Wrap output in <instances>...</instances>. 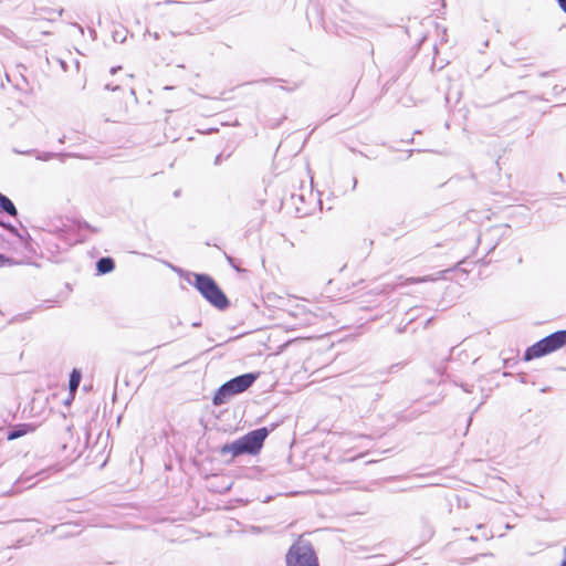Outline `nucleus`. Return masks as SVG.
Returning <instances> with one entry per match:
<instances>
[{
    "label": "nucleus",
    "mask_w": 566,
    "mask_h": 566,
    "mask_svg": "<svg viewBox=\"0 0 566 566\" xmlns=\"http://www.w3.org/2000/svg\"><path fill=\"white\" fill-rule=\"evenodd\" d=\"M275 427L276 424H272L271 428L261 427L251 430L234 441L219 447L217 452L222 458L228 454L231 455L229 460H226V463L228 464L232 463L234 459L241 455H258L264 446L265 439L275 429Z\"/></svg>",
    "instance_id": "nucleus-1"
},
{
    "label": "nucleus",
    "mask_w": 566,
    "mask_h": 566,
    "mask_svg": "<svg viewBox=\"0 0 566 566\" xmlns=\"http://www.w3.org/2000/svg\"><path fill=\"white\" fill-rule=\"evenodd\" d=\"M192 275L195 280L187 279L188 283L193 285L211 306L219 311L230 307V300L211 275L206 273H193Z\"/></svg>",
    "instance_id": "nucleus-2"
},
{
    "label": "nucleus",
    "mask_w": 566,
    "mask_h": 566,
    "mask_svg": "<svg viewBox=\"0 0 566 566\" xmlns=\"http://www.w3.org/2000/svg\"><path fill=\"white\" fill-rule=\"evenodd\" d=\"M566 346V329L556 331L533 345L528 346L523 355L525 361L549 355Z\"/></svg>",
    "instance_id": "nucleus-3"
},
{
    "label": "nucleus",
    "mask_w": 566,
    "mask_h": 566,
    "mask_svg": "<svg viewBox=\"0 0 566 566\" xmlns=\"http://www.w3.org/2000/svg\"><path fill=\"white\" fill-rule=\"evenodd\" d=\"M286 566H319L318 557L313 544L308 539L298 537L285 554Z\"/></svg>",
    "instance_id": "nucleus-4"
},
{
    "label": "nucleus",
    "mask_w": 566,
    "mask_h": 566,
    "mask_svg": "<svg viewBox=\"0 0 566 566\" xmlns=\"http://www.w3.org/2000/svg\"><path fill=\"white\" fill-rule=\"evenodd\" d=\"M260 377L259 371H252V373H245L239 376H235L231 378L230 380L226 381L228 386H230L232 392L234 395H239L247 389H249Z\"/></svg>",
    "instance_id": "nucleus-5"
},
{
    "label": "nucleus",
    "mask_w": 566,
    "mask_h": 566,
    "mask_svg": "<svg viewBox=\"0 0 566 566\" xmlns=\"http://www.w3.org/2000/svg\"><path fill=\"white\" fill-rule=\"evenodd\" d=\"M34 430L35 427L32 423H18L12 426L4 434L8 441H12L30 432H33Z\"/></svg>",
    "instance_id": "nucleus-6"
},
{
    "label": "nucleus",
    "mask_w": 566,
    "mask_h": 566,
    "mask_svg": "<svg viewBox=\"0 0 566 566\" xmlns=\"http://www.w3.org/2000/svg\"><path fill=\"white\" fill-rule=\"evenodd\" d=\"M230 386L227 382L222 384L214 392L212 397V403L214 406H222L227 403L232 397H234Z\"/></svg>",
    "instance_id": "nucleus-7"
},
{
    "label": "nucleus",
    "mask_w": 566,
    "mask_h": 566,
    "mask_svg": "<svg viewBox=\"0 0 566 566\" xmlns=\"http://www.w3.org/2000/svg\"><path fill=\"white\" fill-rule=\"evenodd\" d=\"M97 275H105L115 270V261L111 256H102L95 263Z\"/></svg>",
    "instance_id": "nucleus-8"
},
{
    "label": "nucleus",
    "mask_w": 566,
    "mask_h": 566,
    "mask_svg": "<svg viewBox=\"0 0 566 566\" xmlns=\"http://www.w3.org/2000/svg\"><path fill=\"white\" fill-rule=\"evenodd\" d=\"M0 212L6 213L10 217L18 216V209L14 206L13 201L2 192H0Z\"/></svg>",
    "instance_id": "nucleus-9"
},
{
    "label": "nucleus",
    "mask_w": 566,
    "mask_h": 566,
    "mask_svg": "<svg viewBox=\"0 0 566 566\" xmlns=\"http://www.w3.org/2000/svg\"><path fill=\"white\" fill-rule=\"evenodd\" d=\"M82 380V371L77 368H73L70 378H69V390L70 395H72V398H74L75 392L77 391L80 387V382Z\"/></svg>",
    "instance_id": "nucleus-10"
},
{
    "label": "nucleus",
    "mask_w": 566,
    "mask_h": 566,
    "mask_svg": "<svg viewBox=\"0 0 566 566\" xmlns=\"http://www.w3.org/2000/svg\"><path fill=\"white\" fill-rule=\"evenodd\" d=\"M476 530L482 531L481 536L471 535L468 538L470 542H478L480 539L488 542L491 538H493V533L491 531H486L484 525H482V524L476 525Z\"/></svg>",
    "instance_id": "nucleus-11"
},
{
    "label": "nucleus",
    "mask_w": 566,
    "mask_h": 566,
    "mask_svg": "<svg viewBox=\"0 0 566 566\" xmlns=\"http://www.w3.org/2000/svg\"><path fill=\"white\" fill-rule=\"evenodd\" d=\"M291 200H292V203L295 206V211L297 213V217H305V216L310 214V210L297 206V201H301V202L304 201V198L302 195H292Z\"/></svg>",
    "instance_id": "nucleus-12"
},
{
    "label": "nucleus",
    "mask_w": 566,
    "mask_h": 566,
    "mask_svg": "<svg viewBox=\"0 0 566 566\" xmlns=\"http://www.w3.org/2000/svg\"><path fill=\"white\" fill-rule=\"evenodd\" d=\"M127 33L128 31L123 27L115 28L112 31V39L116 43H124L126 41Z\"/></svg>",
    "instance_id": "nucleus-13"
},
{
    "label": "nucleus",
    "mask_w": 566,
    "mask_h": 566,
    "mask_svg": "<svg viewBox=\"0 0 566 566\" xmlns=\"http://www.w3.org/2000/svg\"><path fill=\"white\" fill-rule=\"evenodd\" d=\"M0 226L12 235L18 237L20 239L22 238L17 227H14L12 223L0 220Z\"/></svg>",
    "instance_id": "nucleus-14"
},
{
    "label": "nucleus",
    "mask_w": 566,
    "mask_h": 566,
    "mask_svg": "<svg viewBox=\"0 0 566 566\" xmlns=\"http://www.w3.org/2000/svg\"><path fill=\"white\" fill-rule=\"evenodd\" d=\"M56 156H57V154H55V153L42 151V153H38L36 159L42 160V161H48V160L55 158Z\"/></svg>",
    "instance_id": "nucleus-15"
},
{
    "label": "nucleus",
    "mask_w": 566,
    "mask_h": 566,
    "mask_svg": "<svg viewBox=\"0 0 566 566\" xmlns=\"http://www.w3.org/2000/svg\"><path fill=\"white\" fill-rule=\"evenodd\" d=\"M223 255L229 263V265L235 270L237 272H241V268L237 264V261L233 256L229 255L227 252H223Z\"/></svg>",
    "instance_id": "nucleus-16"
},
{
    "label": "nucleus",
    "mask_w": 566,
    "mask_h": 566,
    "mask_svg": "<svg viewBox=\"0 0 566 566\" xmlns=\"http://www.w3.org/2000/svg\"><path fill=\"white\" fill-rule=\"evenodd\" d=\"M15 262L3 253H0V268L13 265Z\"/></svg>",
    "instance_id": "nucleus-17"
},
{
    "label": "nucleus",
    "mask_w": 566,
    "mask_h": 566,
    "mask_svg": "<svg viewBox=\"0 0 566 566\" xmlns=\"http://www.w3.org/2000/svg\"><path fill=\"white\" fill-rule=\"evenodd\" d=\"M431 280L429 276H423V277H410L407 280L408 283L410 284H415V283H420V282H427Z\"/></svg>",
    "instance_id": "nucleus-18"
},
{
    "label": "nucleus",
    "mask_w": 566,
    "mask_h": 566,
    "mask_svg": "<svg viewBox=\"0 0 566 566\" xmlns=\"http://www.w3.org/2000/svg\"><path fill=\"white\" fill-rule=\"evenodd\" d=\"M181 325H182V322H181V319H180L179 317H177V316H176V317H174V318H171V319L169 321V326H170L171 328H175V327H177V326H181Z\"/></svg>",
    "instance_id": "nucleus-19"
},
{
    "label": "nucleus",
    "mask_w": 566,
    "mask_h": 566,
    "mask_svg": "<svg viewBox=\"0 0 566 566\" xmlns=\"http://www.w3.org/2000/svg\"><path fill=\"white\" fill-rule=\"evenodd\" d=\"M80 228L81 229H86V230H90L92 232H96V228L92 227L88 222L86 221H83L82 223H80Z\"/></svg>",
    "instance_id": "nucleus-20"
},
{
    "label": "nucleus",
    "mask_w": 566,
    "mask_h": 566,
    "mask_svg": "<svg viewBox=\"0 0 566 566\" xmlns=\"http://www.w3.org/2000/svg\"><path fill=\"white\" fill-rule=\"evenodd\" d=\"M556 1H557L558 8L560 9V11L566 14V0H556Z\"/></svg>",
    "instance_id": "nucleus-21"
},
{
    "label": "nucleus",
    "mask_w": 566,
    "mask_h": 566,
    "mask_svg": "<svg viewBox=\"0 0 566 566\" xmlns=\"http://www.w3.org/2000/svg\"><path fill=\"white\" fill-rule=\"evenodd\" d=\"M472 387L471 385H467V384H461V388L465 391V392H472Z\"/></svg>",
    "instance_id": "nucleus-22"
},
{
    "label": "nucleus",
    "mask_w": 566,
    "mask_h": 566,
    "mask_svg": "<svg viewBox=\"0 0 566 566\" xmlns=\"http://www.w3.org/2000/svg\"><path fill=\"white\" fill-rule=\"evenodd\" d=\"M222 163V154L217 155L214 158V165H220Z\"/></svg>",
    "instance_id": "nucleus-23"
},
{
    "label": "nucleus",
    "mask_w": 566,
    "mask_h": 566,
    "mask_svg": "<svg viewBox=\"0 0 566 566\" xmlns=\"http://www.w3.org/2000/svg\"><path fill=\"white\" fill-rule=\"evenodd\" d=\"M59 63H60L61 67H62L64 71H66V70H67V64H66V62H65V61H63V60H59Z\"/></svg>",
    "instance_id": "nucleus-24"
},
{
    "label": "nucleus",
    "mask_w": 566,
    "mask_h": 566,
    "mask_svg": "<svg viewBox=\"0 0 566 566\" xmlns=\"http://www.w3.org/2000/svg\"><path fill=\"white\" fill-rule=\"evenodd\" d=\"M434 317H429L426 323H424V327H429L430 324L433 322Z\"/></svg>",
    "instance_id": "nucleus-25"
},
{
    "label": "nucleus",
    "mask_w": 566,
    "mask_h": 566,
    "mask_svg": "<svg viewBox=\"0 0 566 566\" xmlns=\"http://www.w3.org/2000/svg\"><path fill=\"white\" fill-rule=\"evenodd\" d=\"M105 88H106V90L116 91V90H119V86H114V87H113L112 85L107 84V85L105 86Z\"/></svg>",
    "instance_id": "nucleus-26"
},
{
    "label": "nucleus",
    "mask_w": 566,
    "mask_h": 566,
    "mask_svg": "<svg viewBox=\"0 0 566 566\" xmlns=\"http://www.w3.org/2000/svg\"><path fill=\"white\" fill-rule=\"evenodd\" d=\"M560 566H566V547L564 548V559L560 563Z\"/></svg>",
    "instance_id": "nucleus-27"
},
{
    "label": "nucleus",
    "mask_w": 566,
    "mask_h": 566,
    "mask_svg": "<svg viewBox=\"0 0 566 566\" xmlns=\"http://www.w3.org/2000/svg\"><path fill=\"white\" fill-rule=\"evenodd\" d=\"M90 36H92L93 39L96 38V31L94 29H90Z\"/></svg>",
    "instance_id": "nucleus-28"
},
{
    "label": "nucleus",
    "mask_w": 566,
    "mask_h": 566,
    "mask_svg": "<svg viewBox=\"0 0 566 566\" xmlns=\"http://www.w3.org/2000/svg\"><path fill=\"white\" fill-rule=\"evenodd\" d=\"M120 69H122V66H115V67H112V69H111V73H112V74H115V73H116L118 70H120Z\"/></svg>",
    "instance_id": "nucleus-29"
},
{
    "label": "nucleus",
    "mask_w": 566,
    "mask_h": 566,
    "mask_svg": "<svg viewBox=\"0 0 566 566\" xmlns=\"http://www.w3.org/2000/svg\"><path fill=\"white\" fill-rule=\"evenodd\" d=\"M4 439V431L2 428H0V442H2Z\"/></svg>",
    "instance_id": "nucleus-30"
},
{
    "label": "nucleus",
    "mask_w": 566,
    "mask_h": 566,
    "mask_svg": "<svg viewBox=\"0 0 566 566\" xmlns=\"http://www.w3.org/2000/svg\"><path fill=\"white\" fill-rule=\"evenodd\" d=\"M64 526H66V524H61L60 526H53V527L51 528V532L53 533V532H55L57 528H60V527H64Z\"/></svg>",
    "instance_id": "nucleus-31"
},
{
    "label": "nucleus",
    "mask_w": 566,
    "mask_h": 566,
    "mask_svg": "<svg viewBox=\"0 0 566 566\" xmlns=\"http://www.w3.org/2000/svg\"><path fill=\"white\" fill-rule=\"evenodd\" d=\"M191 326H192V327H200V326H201V322H200V321H198V322H193V323L191 324Z\"/></svg>",
    "instance_id": "nucleus-32"
},
{
    "label": "nucleus",
    "mask_w": 566,
    "mask_h": 566,
    "mask_svg": "<svg viewBox=\"0 0 566 566\" xmlns=\"http://www.w3.org/2000/svg\"><path fill=\"white\" fill-rule=\"evenodd\" d=\"M399 367V364L391 365L390 370L395 371Z\"/></svg>",
    "instance_id": "nucleus-33"
},
{
    "label": "nucleus",
    "mask_w": 566,
    "mask_h": 566,
    "mask_svg": "<svg viewBox=\"0 0 566 566\" xmlns=\"http://www.w3.org/2000/svg\"><path fill=\"white\" fill-rule=\"evenodd\" d=\"M34 151H35V150H27V151H24L23 154L30 155V154H32V153H34Z\"/></svg>",
    "instance_id": "nucleus-34"
},
{
    "label": "nucleus",
    "mask_w": 566,
    "mask_h": 566,
    "mask_svg": "<svg viewBox=\"0 0 566 566\" xmlns=\"http://www.w3.org/2000/svg\"><path fill=\"white\" fill-rule=\"evenodd\" d=\"M179 193H180V191H179V190H176V191L174 192V196H175V197H178V196H179Z\"/></svg>",
    "instance_id": "nucleus-35"
},
{
    "label": "nucleus",
    "mask_w": 566,
    "mask_h": 566,
    "mask_svg": "<svg viewBox=\"0 0 566 566\" xmlns=\"http://www.w3.org/2000/svg\"><path fill=\"white\" fill-rule=\"evenodd\" d=\"M73 399H74V398H72V396H71L69 399H66L65 403L67 405V403H69L71 400H73Z\"/></svg>",
    "instance_id": "nucleus-36"
},
{
    "label": "nucleus",
    "mask_w": 566,
    "mask_h": 566,
    "mask_svg": "<svg viewBox=\"0 0 566 566\" xmlns=\"http://www.w3.org/2000/svg\"><path fill=\"white\" fill-rule=\"evenodd\" d=\"M353 181H354V186H353V187L355 188V187H356V185H357V179H356V178H354V179H353Z\"/></svg>",
    "instance_id": "nucleus-37"
},
{
    "label": "nucleus",
    "mask_w": 566,
    "mask_h": 566,
    "mask_svg": "<svg viewBox=\"0 0 566 566\" xmlns=\"http://www.w3.org/2000/svg\"><path fill=\"white\" fill-rule=\"evenodd\" d=\"M548 390H549V388H548V387H546V388H543V389H542V392H546V391H548Z\"/></svg>",
    "instance_id": "nucleus-38"
},
{
    "label": "nucleus",
    "mask_w": 566,
    "mask_h": 566,
    "mask_svg": "<svg viewBox=\"0 0 566 566\" xmlns=\"http://www.w3.org/2000/svg\"><path fill=\"white\" fill-rule=\"evenodd\" d=\"M562 178H563V174H562V172H559V174H558V179H562Z\"/></svg>",
    "instance_id": "nucleus-39"
}]
</instances>
